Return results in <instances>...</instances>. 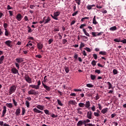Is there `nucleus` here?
<instances>
[{
  "label": "nucleus",
  "instance_id": "obj_38",
  "mask_svg": "<svg viewBox=\"0 0 126 126\" xmlns=\"http://www.w3.org/2000/svg\"><path fill=\"white\" fill-rule=\"evenodd\" d=\"M12 101H13V103L14 106L15 107H17V102H16V101H15V99H13Z\"/></svg>",
  "mask_w": 126,
  "mask_h": 126
},
{
  "label": "nucleus",
  "instance_id": "obj_55",
  "mask_svg": "<svg viewBox=\"0 0 126 126\" xmlns=\"http://www.w3.org/2000/svg\"><path fill=\"white\" fill-rule=\"evenodd\" d=\"M40 85H41V81H38L37 82V85H36V86H37L38 89L40 88Z\"/></svg>",
  "mask_w": 126,
  "mask_h": 126
},
{
  "label": "nucleus",
  "instance_id": "obj_47",
  "mask_svg": "<svg viewBox=\"0 0 126 126\" xmlns=\"http://www.w3.org/2000/svg\"><path fill=\"white\" fill-rule=\"evenodd\" d=\"M26 105L27 108H29V107H30V103L27 100L26 101Z\"/></svg>",
  "mask_w": 126,
  "mask_h": 126
},
{
  "label": "nucleus",
  "instance_id": "obj_15",
  "mask_svg": "<svg viewBox=\"0 0 126 126\" xmlns=\"http://www.w3.org/2000/svg\"><path fill=\"white\" fill-rule=\"evenodd\" d=\"M84 125V122L83 121H79L78 123L77 124V126H82Z\"/></svg>",
  "mask_w": 126,
  "mask_h": 126
},
{
  "label": "nucleus",
  "instance_id": "obj_56",
  "mask_svg": "<svg viewBox=\"0 0 126 126\" xmlns=\"http://www.w3.org/2000/svg\"><path fill=\"white\" fill-rule=\"evenodd\" d=\"M84 50H86V51H87V52H91V50L90 49V48H89L88 47L85 48Z\"/></svg>",
  "mask_w": 126,
  "mask_h": 126
},
{
  "label": "nucleus",
  "instance_id": "obj_44",
  "mask_svg": "<svg viewBox=\"0 0 126 126\" xmlns=\"http://www.w3.org/2000/svg\"><path fill=\"white\" fill-rule=\"evenodd\" d=\"M44 112L46 115H50V112L48 110H44Z\"/></svg>",
  "mask_w": 126,
  "mask_h": 126
},
{
  "label": "nucleus",
  "instance_id": "obj_10",
  "mask_svg": "<svg viewBox=\"0 0 126 126\" xmlns=\"http://www.w3.org/2000/svg\"><path fill=\"white\" fill-rule=\"evenodd\" d=\"M33 111L34 113H36V114H43V112L41 111L37 108H33Z\"/></svg>",
  "mask_w": 126,
  "mask_h": 126
},
{
  "label": "nucleus",
  "instance_id": "obj_12",
  "mask_svg": "<svg viewBox=\"0 0 126 126\" xmlns=\"http://www.w3.org/2000/svg\"><path fill=\"white\" fill-rule=\"evenodd\" d=\"M37 47L39 50H42V49H43V44L41 43H37Z\"/></svg>",
  "mask_w": 126,
  "mask_h": 126
},
{
  "label": "nucleus",
  "instance_id": "obj_27",
  "mask_svg": "<svg viewBox=\"0 0 126 126\" xmlns=\"http://www.w3.org/2000/svg\"><path fill=\"white\" fill-rule=\"evenodd\" d=\"M30 87H31V88H33L34 89H39L37 86L35 85H30Z\"/></svg>",
  "mask_w": 126,
  "mask_h": 126
},
{
  "label": "nucleus",
  "instance_id": "obj_17",
  "mask_svg": "<svg viewBox=\"0 0 126 126\" xmlns=\"http://www.w3.org/2000/svg\"><path fill=\"white\" fill-rule=\"evenodd\" d=\"M93 23L94 25H97V24H98V22H97V21H96V16H94V17L93 19Z\"/></svg>",
  "mask_w": 126,
  "mask_h": 126
},
{
  "label": "nucleus",
  "instance_id": "obj_16",
  "mask_svg": "<svg viewBox=\"0 0 126 126\" xmlns=\"http://www.w3.org/2000/svg\"><path fill=\"white\" fill-rule=\"evenodd\" d=\"M15 61L17 62V63H21L23 62L22 58H16Z\"/></svg>",
  "mask_w": 126,
  "mask_h": 126
},
{
  "label": "nucleus",
  "instance_id": "obj_18",
  "mask_svg": "<svg viewBox=\"0 0 126 126\" xmlns=\"http://www.w3.org/2000/svg\"><path fill=\"white\" fill-rule=\"evenodd\" d=\"M36 108L37 109H39V110H41V111H43L44 110V106L43 105H37L36 106Z\"/></svg>",
  "mask_w": 126,
  "mask_h": 126
},
{
  "label": "nucleus",
  "instance_id": "obj_32",
  "mask_svg": "<svg viewBox=\"0 0 126 126\" xmlns=\"http://www.w3.org/2000/svg\"><path fill=\"white\" fill-rule=\"evenodd\" d=\"M57 103L60 106H63V103H62V101L60 99H57Z\"/></svg>",
  "mask_w": 126,
  "mask_h": 126
},
{
  "label": "nucleus",
  "instance_id": "obj_63",
  "mask_svg": "<svg viewBox=\"0 0 126 126\" xmlns=\"http://www.w3.org/2000/svg\"><path fill=\"white\" fill-rule=\"evenodd\" d=\"M47 80H48V79H47V76H45L43 79V82L44 83L47 82Z\"/></svg>",
  "mask_w": 126,
  "mask_h": 126
},
{
  "label": "nucleus",
  "instance_id": "obj_50",
  "mask_svg": "<svg viewBox=\"0 0 126 126\" xmlns=\"http://www.w3.org/2000/svg\"><path fill=\"white\" fill-rule=\"evenodd\" d=\"M93 57L94 58V60H97L98 59V56H97V54H94L93 55Z\"/></svg>",
  "mask_w": 126,
  "mask_h": 126
},
{
  "label": "nucleus",
  "instance_id": "obj_4",
  "mask_svg": "<svg viewBox=\"0 0 126 126\" xmlns=\"http://www.w3.org/2000/svg\"><path fill=\"white\" fill-rule=\"evenodd\" d=\"M29 95H37L38 94V91H36L35 90L31 89L28 92Z\"/></svg>",
  "mask_w": 126,
  "mask_h": 126
},
{
  "label": "nucleus",
  "instance_id": "obj_42",
  "mask_svg": "<svg viewBox=\"0 0 126 126\" xmlns=\"http://www.w3.org/2000/svg\"><path fill=\"white\" fill-rule=\"evenodd\" d=\"M86 26V24H81V26L79 27L80 29H83L84 27H85Z\"/></svg>",
  "mask_w": 126,
  "mask_h": 126
},
{
  "label": "nucleus",
  "instance_id": "obj_52",
  "mask_svg": "<svg viewBox=\"0 0 126 126\" xmlns=\"http://www.w3.org/2000/svg\"><path fill=\"white\" fill-rule=\"evenodd\" d=\"M94 117H100V114H99L97 112H94Z\"/></svg>",
  "mask_w": 126,
  "mask_h": 126
},
{
  "label": "nucleus",
  "instance_id": "obj_11",
  "mask_svg": "<svg viewBox=\"0 0 126 126\" xmlns=\"http://www.w3.org/2000/svg\"><path fill=\"white\" fill-rule=\"evenodd\" d=\"M5 44L8 46V47H10V48H11L12 47V45H11V41L10 40H7L5 42Z\"/></svg>",
  "mask_w": 126,
  "mask_h": 126
},
{
  "label": "nucleus",
  "instance_id": "obj_21",
  "mask_svg": "<svg viewBox=\"0 0 126 126\" xmlns=\"http://www.w3.org/2000/svg\"><path fill=\"white\" fill-rule=\"evenodd\" d=\"M10 34V32H9V31H8V30H7V29H5V33H4L5 36H9Z\"/></svg>",
  "mask_w": 126,
  "mask_h": 126
},
{
  "label": "nucleus",
  "instance_id": "obj_8",
  "mask_svg": "<svg viewBox=\"0 0 126 126\" xmlns=\"http://www.w3.org/2000/svg\"><path fill=\"white\" fill-rule=\"evenodd\" d=\"M42 84L44 88H45V89L47 90V91H51V87H49L46 85L43 82H42Z\"/></svg>",
  "mask_w": 126,
  "mask_h": 126
},
{
  "label": "nucleus",
  "instance_id": "obj_64",
  "mask_svg": "<svg viewBox=\"0 0 126 126\" xmlns=\"http://www.w3.org/2000/svg\"><path fill=\"white\" fill-rule=\"evenodd\" d=\"M87 126H96L94 124H87Z\"/></svg>",
  "mask_w": 126,
  "mask_h": 126
},
{
  "label": "nucleus",
  "instance_id": "obj_58",
  "mask_svg": "<svg viewBox=\"0 0 126 126\" xmlns=\"http://www.w3.org/2000/svg\"><path fill=\"white\" fill-rule=\"evenodd\" d=\"M114 42H117V43H120V42H121V39L116 38V39H114Z\"/></svg>",
  "mask_w": 126,
  "mask_h": 126
},
{
  "label": "nucleus",
  "instance_id": "obj_59",
  "mask_svg": "<svg viewBox=\"0 0 126 126\" xmlns=\"http://www.w3.org/2000/svg\"><path fill=\"white\" fill-rule=\"evenodd\" d=\"M97 32H92V35H93V36L94 37H96L97 36Z\"/></svg>",
  "mask_w": 126,
  "mask_h": 126
},
{
  "label": "nucleus",
  "instance_id": "obj_57",
  "mask_svg": "<svg viewBox=\"0 0 126 126\" xmlns=\"http://www.w3.org/2000/svg\"><path fill=\"white\" fill-rule=\"evenodd\" d=\"M77 14H78V11H76L72 14V16H75Z\"/></svg>",
  "mask_w": 126,
  "mask_h": 126
},
{
  "label": "nucleus",
  "instance_id": "obj_62",
  "mask_svg": "<svg viewBox=\"0 0 126 126\" xmlns=\"http://www.w3.org/2000/svg\"><path fill=\"white\" fill-rule=\"evenodd\" d=\"M7 26H8V25H7V23L3 24V27L5 29H6L7 28Z\"/></svg>",
  "mask_w": 126,
  "mask_h": 126
},
{
  "label": "nucleus",
  "instance_id": "obj_48",
  "mask_svg": "<svg viewBox=\"0 0 126 126\" xmlns=\"http://www.w3.org/2000/svg\"><path fill=\"white\" fill-rule=\"evenodd\" d=\"M15 66H16V67L17 68V69H19L20 68V66H19V63H15Z\"/></svg>",
  "mask_w": 126,
  "mask_h": 126
},
{
  "label": "nucleus",
  "instance_id": "obj_40",
  "mask_svg": "<svg viewBox=\"0 0 126 126\" xmlns=\"http://www.w3.org/2000/svg\"><path fill=\"white\" fill-rule=\"evenodd\" d=\"M85 19H89V17H85L82 18L81 20V21H82V22H84V20H85Z\"/></svg>",
  "mask_w": 126,
  "mask_h": 126
},
{
  "label": "nucleus",
  "instance_id": "obj_19",
  "mask_svg": "<svg viewBox=\"0 0 126 126\" xmlns=\"http://www.w3.org/2000/svg\"><path fill=\"white\" fill-rule=\"evenodd\" d=\"M68 103L69 104H70V105H75L77 104V103H76L75 100H70L68 101Z\"/></svg>",
  "mask_w": 126,
  "mask_h": 126
},
{
  "label": "nucleus",
  "instance_id": "obj_3",
  "mask_svg": "<svg viewBox=\"0 0 126 126\" xmlns=\"http://www.w3.org/2000/svg\"><path fill=\"white\" fill-rule=\"evenodd\" d=\"M25 79L28 83H32V79L28 74L25 75Z\"/></svg>",
  "mask_w": 126,
  "mask_h": 126
},
{
  "label": "nucleus",
  "instance_id": "obj_5",
  "mask_svg": "<svg viewBox=\"0 0 126 126\" xmlns=\"http://www.w3.org/2000/svg\"><path fill=\"white\" fill-rule=\"evenodd\" d=\"M43 19L44 24H48V23H50V21H51V18H50V17H44L43 18Z\"/></svg>",
  "mask_w": 126,
  "mask_h": 126
},
{
  "label": "nucleus",
  "instance_id": "obj_20",
  "mask_svg": "<svg viewBox=\"0 0 126 126\" xmlns=\"http://www.w3.org/2000/svg\"><path fill=\"white\" fill-rule=\"evenodd\" d=\"M108 108H106L103 109H102L101 111V113H102V114H106V113L108 112Z\"/></svg>",
  "mask_w": 126,
  "mask_h": 126
},
{
  "label": "nucleus",
  "instance_id": "obj_26",
  "mask_svg": "<svg viewBox=\"0 0 126 126\" xmlns=\"http://www.w3.org/2000/svg\"><path fill=\"white\" fill-rule=\"evenodd\" d=\"M110 31H116L117 30V27L116 26H113L112 27H111L109 28Z\"/></svg>",
  "mask_w": 126,
  "mask_h": 126
},
{
  "label": "nucleus",
  "instance_id": "obj_33",
  "mask_svg": "<svg viewBox=\"0 0 126 126\" xmlns=\"http://www.w3.org/2000/svg\"><path fill=\"white\" fill-rule=\"evenodd\" d=\"M95 78H96V76L95 75H91V79H92V80H95Z\"/></svg>",
  "mask_w": 126,
  "mask_h": 126
},
{
  "label": "nucleus",
  "instance_id": "obj_23",
  "mask_svg": "<svg viewBox=\"0 0 126 126\" xmlns=\"http://www.w3.org/2000/svg\"><path fill=\"white\" fill-rule=\"evenodd\" d=\"M83 32H84L86 36H87L88 37H90V34H89V33L87 32L86 31V30H85V29H83Z\"/></svg>",
  "mask_w": 126,
  "mask_h": 126
},
{
  "label": "nucleus",
  "instance_id": "obj_60",
  "mask_svg": "<svg viewBox=\"0 0 126 126\" xmlns=\"http://www.w3.org/2000/svg\"><path fill=\"white\" fill-rule=\"evenodd\" d=\"M7 10H9L10 9H12V7L10 6V5H8L7 6Z\"/></svg>",
  "mask_w": 126,
  "mask_h": 126
},
{
  "label": "nucleus",
  "instance_id": "obj_35",
  "mask_svg": "<svg viewBox=\"0 0 126 126\" xmlns=\"http://www.w3.org/2000/svg\"><path fill=\"white\" fill-rule=\"evenodd\" d=\"M84 46H85V45L84 44V43H81V44L80 45V47H79V49L80 50H82V48L84 47Z\"/></svg>",
  "mask_w": 126,
  "mask_h": 126
},
{
  "label": "nucleus",
  "instance_id": "obj_41",
  "mask_svg": "<svg viewBox=\"0 0 126 126\" xmlns=\"http://www.w3.org/2000/svg\"><path fill=\"white\" fill-rule=\"evenodd\" d=\"M113 74H118V70L116 69H114L113 70Z\"/></svg>",
  "mask_w": 126,
  "mask_h": 126
},
{
  "label": "nucleus",
  "instance_id": "obj_39",
  "mask_svg": "<svg viewBox=\"0 0 126 126\" xmlns=\"http://www.w3.org/2000/svg\"><path fill=\"white\" fill-rule=\"evenodd\" d=\"M87 87H89V88H91L92 87H94V86L91 84H87L86 85Z\"/></svg>",
  "mask_w": 126,
  "mask_h": 126
},
{
  "label": "nucleus",
  "instance_id": "obj_30",
  "mask_svg": "<svg viewBox=\"0 0 126 126\" xmlns=\"http://www.w3.org/2000/svg\"><path fill=\"white\" fill-rule=\"evenodd\" d=\"M107 84L108 85V89H111L112 88L113 86L110 82H107Z\"/></svg>",
  "mask_w": 126,
  "mask_h": 126
},
{
  "label": "nucleus",
  "instance_id": "obj_25",
  "mask_svg": "<svg viewBox=\"0 0 126 126\" xmlns=\"http://www.w3.org/2000/svg\"><path fill=\"white\" fill-rule=\"evenodd\" d=\"M99 55H101L102 56H107V52L106 51H100L99 52Z\"/></svg>",
  "mask_w": 126,
  "mask_h": 126
},
{
  "label": "nucleus",
  "instance_id": "obj_36",
  "mask_svg": "<svg viewBox=\"0 0 126 126\" xmlns=\"http://www.w3.org/2000/svg\"><path fill=\"white\" fill-rule=\"evenodd\" d=\"M75 1L77 3L78 5H80V3H81V0H75Z\"/></svg>",
  "mask_w": 126,
  "mask_h": 126
},
{
  "label": "nucleus",
  "instance_id": "obj_14",
  "mask_svg": "<svg viewBox=\"0 0 126 126\" xmlns=\"http://www.w3.org/2000/svg\"><path fill=\"white\" fill-rule=\"evenodd\" d=\"M94 6H95V4L88 5L87 6V8L88 10H91L92 7H94Z\"/></svg>",
  "mask_w": 126,
  "mask_h": 126
},
{
  "label": "nucleus",
  "instance_id": "obj_45",
  "mask_svg": "<svg viewBox=\"0 0 126 126\" xmlns=\"http://www.w3.org/2000/svg\"><path fill=\"white\" fill-rule=\"evenodd\" d=\"M27 28L28 29V33H32V31H31V28L30 26H28Z\"/></svg>",
  "mask_w": 126,
  "mask_h": 126
},
{
  "label": "nucleus",
  "instance_id": "obj_1",
  "mask_svg": "<svg viewBox=\"0 0 126 126\" xmlns=\"http://www.w3.org/2000/svg\"><path fill=\"white\" fill-rule=\"evenodd\" d=\"M15 91H16V86L12 85L9 89V94L11 95V94H12V93H14Z\"/></svg>",
  "mask_w": 126,
  "mask_h": 126
},
{
  "label": "nucleus",
  "instance_id": "obj_29",
  "mask_svg": "<svg viewBox=\"0 0 126 126\" xmlns=\"http://www.w3.org/2000/svg\"><path fill=\"white\" fill-rule=\"evenodd\" d=\"M6 107H8V108H10V109L11 108H12V107H13V105H12V103H6Z\"/></svg>",
  "mask_w": 126,
  "mask_h": 126
},
{
  "label": "nucleus",
  "instance_id": "obj_61",
  "mask_svg": "<svg viewBox=\"0 0 126 126\" xmlns=\"http://www.w3.org/2000/svg\"><path fill=\"white\" fill-rule=\"evenodd\" d=\"M67 42V40L65 39H63L62 40V43L63 45H64V44H65V43H66Z\"/></svg>",
  "mask_w": 126,
  "mask_h": 126
},
{
  "label": "nucleus",
  "instance_id": "obj_46",
  "mask_svg": "<svg viewBox=\"0 0 126 126\" xmlns=\"http://www.w3.org/2000/svg\"><path fill=\"white\" fill-rule=\"evenodd\" d=\"M96 62L95 61V60H94L92 62V64L93 66H95L96 65Z\"/></svg>",
  "mask_w": 126,
  "mask_h": 126
},
{
  "label": "nucleus",
  "instance_id": "obj_43",
  "mask_svg": "<svg viewBox=\"0 0 126 126\" xmlns=\"http://www.w3.org/2000/svg\"><path fill=\"white\" fill-rule=\"evenodd\" d=\"M97 108H98L99 110H102V109L103 108V107L102 106V105H101V104L98 103L97 104Z\"/></svg>",
  "mask_w": 126,
  "mask_h": 126
},
{
  "label": "nucleus",
  "instance_id": "obj_24",
  "mask_svg": "<svg viewBox=\"0 0 126 126\" xmlns=\"http://www.w3.org/2000/svg\"><path fill=\"white\" fill-rule=\"evenodd\" d=\"M3 60H4V56L2 55L0 58V64H1L2 63H3Z\"/></svg>",
  "mask_w": 126,
  "mask_h": 126
},
{
  "label": "nucleus",
  "instance_id": "obj_13",
  "mask_svg": "<svg viewBox=\"0 0 126 126\" xmlns=\"http://www.w3.org/2000/svg\"><path fill=\"white\" fill-rule=\"evenodd\" d=\"M85 106L87 109H89V108H90V106H91V105L90 104V101H86V103L85 104Z\"/></svg>",
  "mask_w": 126,
  "mask_h": 126
},
{
  "label": "nucleus",
  "instance_id": "obj_7",
  "mask_svg": "<svg viewBox=\"0 0 126 126\" xmlns=\"http://www.w3.org/2000/svg\"><path fill=\"white\" fill-rule=\"evenodd\" d=\"M87 119H89V120L92 119V112L91 111L87 112Z\"/></svg>",
  "mask_w": 126,
  "mask_h": 126
},
{
  "label": "nucleus",
  "instance_id": "obj_54",
  "mask_svg": "<svg viewBox=\"0 0 126 126\" xmlns=\"http://www.w3.org/2000/svg\"><path fill=\"white\" fill-rule=\"evenodd\" d=\"M25 114V108L23 107L22 108V115L23 116Z\"/></svg>",
  "mask_w": 126,
  "mask_h": 126
},
{
  "label": "nucleus",
  "instance_id": "obj_34",
  "mask_svg": "<svg viewBox=\"0 0 126 126\" xmlns=\"http://www.w3.org/2000/svg\"><path fill=\"white\" fill-rule=\"evenodd\" d=\"M64 70L66 73H68V72H69V68H68V67L65 66L64 67Z\"/></svg>",
  "mask_w": 126,
  "mask_h": 126
},
{
  "label": "nucleus",
  "instance_id": "obj_49",
  "mask_svg": "<svg viewBox=\"0 0 126 126\" xmlns=\"http://www.w3.org/2000/svg\"><path fill=\"white\" fill-rule=\"evenodd\" d=\"M96 73H97L98 74H100L101 73V70L99 69H96L94 71Z\"/></svg>",
  "mask_w": 126,
  "mask_h": 126
},
{
  "label": "nucleus",
  "instance_id": "obj_31",
  "mask_svg": "<svg viewBox=\"0 0 126 126\" xmlns=\"http://www.w3.org/2000/svg\"><path fill=\"white\" fill-rule=\"evenodd\" d=\"M84 125L86 124H88L89 123H90L91 121L89 119H86L85 120L83 121Z\"/></svg>",
  "mask_w": 126,
  "mask_h": 126
},
{
  "label": "nucleus",
  "instance_id": "obj_37",
  "mask_svg": "<svg viewBox=\"0 0 126 126\" xmlns=\"http://www.w3.org/2000/svg\"><path fill=\"white\" fill-rule=\"evenodd\" d=\"M2 113H4V114H6V106H3Z\"/></svg>",
  "mask_w": 126,
  "mask_h": 126
},
{
  "label": "nucleus",
  "instance_id": "obj_22",
  "mask_svg": "<svg viewBox=\"0 0 126 126\" xmlns=\"http://www.w3.org/2000/svg\"><path fill=\"white\" fill-rule=\"evenodd\" d=\"M20 108L17 109L15 112L16 116H19V115L20 114Z\"/></svg>",
  "mask_w": 126,
  "mask_h": 126
},
{
  "label": "nucleus",
  "instance_id": "obj_53",
  "mask_svg": "<svg viewBox=\"0 0 126 126\" xmlns=\"http://www.w3.org/2000/svg\"><path fill=\"white\" fill-rule=\"evenodd\" d=\"M99 98H100V96H99V94H97L95 96V100H99Z\"/></svg>",
  "mask_w": 126,
  "mask_h": 126
},
{
  "label": "nucleus",
  "instance_id": "obj_9",
  "mask_svg": "<svg viewBox=\"0 0 126 126\" xmlns=\"http://www.w3.org/2000/svg\"><path fill=\"white\" fill-rule=\"evenodd\" d=\"M16 19L18 21H21V20L22 19V15H21V14L18 13L17 15Z\"/></svg>",
  "mask_w": 126,
  "mask_h": 126
},
{
  "label": "nucleus",
  "instance_id": "obj_51",
  "mask_svg": "<svg viewBox=\"0 0 126 126\" xmlns=\"http://www.w3.org/2000/svg\"><path fill=\"white\" fill-rule=\"evenodd\" d=\"M91 109L92 110V111L93 112H95V111H96V108L95 107V105H93L92 107H91Z\"/></svg>",
  "mask_w": 126,
  "mask_h": 126
},
{
  "label": "nucleus",
  "instance_id": "obj_28",
  "mask_svg": "<svg viewBox=\"0 0 126 126\" xmlns=\"http://www.w3.org/2000/svg\"><path fill=\"white\" fill-rule=\"evenodd\" d=\"M78 106L80 108H83L85 107V104H84V103L81 102L78 104Z\"/></svg>",
  "mask_w": 126,
  "mask_h": 126
},
{
  "label": "nucleus",
  "instance_id": "obj_6",
  "mask_svg": "<svg viewBox=\"0 0 126 126\" xmlns=\"http://www.w3.org/2000/svg\"><path fill=\"white\" fill-rule=\"evenodd\" d=\"M11 71L13 74H18V75H19V72L18 71V69H16L15 67L12 68Z\"/></svg>",
  "mask_w": 126,
  "mask_h": 126
},
{
  "label": "nucleus",
  "instance_id": "obj_2",
  "mask_svg": "<svg viewBox=\"0 0 126 126\" xmlns=\"http://www.w3.org/2000/svg\"><path fill=\"white\" fill-rule=\"evenodd\" d=\"M60 14H61V12L57 11L54 13V16L51 14V16L53 19H55V20H58V19L57 17L60 15Z\"/></svg>",
  "mask_w": 126,
  "mask_h": 126
}]
</instances>
